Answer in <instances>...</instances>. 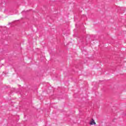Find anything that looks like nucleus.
Listing matches in <instances>:
<instances>
[{"mask_svg": "<svg viewBox=\"0 0 126 126\" xmlns=\"http://www.w3.org/2000/svg\"><path fill=\"white\" fill-rule=\"evenodd\" d=\"M90 125H96V123H95V121L94 119H93L92 121L91 122Z\"/></svg>", "mask_w": 126, "mask_h": 126, "instance_id": "f257e3e1", "label": "nucleus"}, {"mask_svg": "<svg viewBox=\"0 0 126 126\" xmlns=\"http://www.w3.org/2000/svg\"><path fill=\"white\" fill-rule=\"evenodd\" d=\"M84 17H86V16H85V15H84Z\"/></svg>", "mask_w": 126, "mask_h": 126, "instance_id": "f03ea898", "label": "nucleus"}]
</instances>
